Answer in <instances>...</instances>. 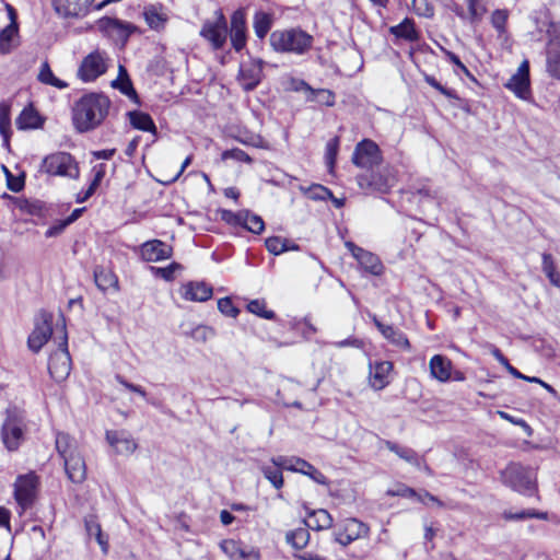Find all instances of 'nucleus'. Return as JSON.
Masks as SVG:
<instances>
[{
	"label": "nucleus",
	"mask_w": 560,
	"mask_h": 560,
	"mask_svg": "<svg viewBox=\"0 0 560 560\" xmlns=\"http://www.w3.org/2000/svg\"><path fill=\"white\" fill-rule=\"evenodd\" d=\"M547 33L552 36L547 48V72L550 77L560 80V25L550 23Z\"/></svg>",
	"instance_id": "12"
},
{
	"label": "nucleus",
	"mask_w": 560,
	"mask_h": 560,
	"mask_svg": "<svg viewBox=\"0 0 560 560\" xmlns=\"http://www.w3.org/2000/svg\"><path fill=\"white\" fill-rule=\"evenodd\" d=\"M509 13L506 10L497 9L493 11L491 15V24L497 30L499 35H502L506 31V22H508Z\"/></svg>",
	"instance_id": "53"
},
{
	"label": "nucleus",
	"mask_w": 560,
	"mask_h": 560,
	"mask_svg": "<svg viewBox=\"0 0 560 560\" xmlns=\"http://www.w3.org/2000/svg\"><path fill=\"white\" fill-rule=\"evenodd\" d=\"M218 310L225 316L235 318L240 310L234 306L232 300L228 296L222 298L218 301Z\"/></svg>",
	"instance_id": "57"
},
{
	"label": "nucleus",
	"mask_w": 560,
	"mask_h": 560,
	"mask_svg": "<svg viewBox=\"0 0 560 560\" xmlns=\"http://www.w3.org/2000/svg\"><path fill=\"white\" fill-rule=\"evenodd\" d=\"M199 35L207 40L212 49H222L229 35V26L225 15L221 9L214 12L213 20H206L202 23Z\"/></svg>",
	"instance_id": "5"
},
{
	"label": "nucleus",
	"mask_w": 560,
	"mask_h": 560,
	"mask_svg": "<svg viewBox=\"0 0 560 560\" xmlns=\"http://www.w3.org/2000/svg\"><path fill=\"white\" fill-rule=\"evenodd\" d=\"M266 248L269 253L278 256L288 250H299L300 246L281 236H270L265 241Z\"/></svg>",
	"instance_id": "38"
},
{
	"label": "nucleus",
	"mask_w": 560,
	"mask_h": 560,
	"mask_svg": "<svg viewBox=\"0 0 560 560\" xmlns=\"http://www.w3.org/2000/svg\"><path fill=\"white\" fill-rule=\"evenodd\" d=\"M491 353L508 370V372L511 375H513L514 377L524 380V381H527L530 383H538L544 388H546L549 393L556 394V390L551 385L545 383L544 381H541L540 378H538L536 376H526L523 373H521L517 369H514V366L510 364L509 360L505 358V355L501 352L500 349L494 348Z\"/></svg>",
	"instance_id": "30"
},
{
	"label": "nucleus",
	"mask_w": 560,
	"mask_h": 560,
	"mask_svg": "<svg viewBox=\"0 0 560 560\" xmlns=\"http://www.w3.org/2000/svg\"><path fill=\"white\" fill-rule=\"evenodd\" d=\"M106 441L115 448L116 453L121 455H130L138 447V444L126 431H106Z\"/></svg>",
	"instance_id": "24"
},
{
	"label": "nucleus",
	"mask_w": 560,
	"mask_h": 560,
	"mask_svg": "<svg viewBox=\"0 0 560 560\" xmlns=\"http://www.w3.org/2000/svg\"><path fill=\"white\" fill-rule=\"evenodd\" d=\"M270 462L275 464V466L306 475L318 485H328L326 476L303 458L279 455L272 457Z\"/></svg>",
	"instance_id": "8"
},
{
	"label": "nucleus",
	"mask_w": 560,
	"mask_h": 560,
	"mask_svg": "<svg viewBox=\"0 0 560 560\" xmlns=\"http://www.w3.org/2000/svg\"><path fill=\"white\" fill-rule=\"evenodd\" d=\"M307 101L317 102L318 104L325 106H334L335 94L331 91L325 89L311 90V95L307 96Z\"/></svg>",
	"instance_id": "51"
},
{
	"label": "nucleus",
	"mask_w": 560,
	"mask_h": 560,
	"mask_svg": "<svg viewBox=\"0 0 560 560\" xmlns=\"http://www.w3.org/2000/svg\"><path fill=\"white\" fill-rule=\"evenodd\" d=\"M214 331L212 328L206 326V325H198L190 331V337L199 342H205L213 336Z\"/></svg>",
	"instance_id": "58"
},
{
	"label": "nucleus",
	"mask_w": 560,
	"mask_h": 560,
	"mask_svg": "<svg viewBox=\"0 0 560 560\" xmlns=\"http://www.w3.org/2000/svg\"><path fill=\"white\" fill-rule=\"evenodd\" d=\"M505 88L514 92V94L522 98L528 100L530 96V80H529V61L523 60L516 73L505 84Z\"/></svg>",
	"instance_id": "16"
},
{
	"label": "nucleus",
	"mask_w": 560,
	"mask_h": 560,
	"mask_svg": "<svg viewBox=\"0 0 560 560\" xmlns=\"http://www.w3.org/2000/svg\"><path fill=\"white\" fill-rule=\"evenodd\" d=\"M4 416L0 430L1 441L9 452H14L25 439V415L16 406H10L5 409Z\"/></svg>",
	"instance_id": "3"
},
{
	"label": "nucleus",
	"mask_w": 560,
	"mask_h": 560,
	"mask_svg": "<svg viewBox=\"0 0 560 560\" xmlns=\"http://www.w3.org/2000/svg\"><path fill=\"white\" fill-rule=\"evenodd\" d=\"M423 79L424 81L430 85L432 86L433 89H435L436 91H439L441 94H443L444 96H446L447 98H452V100H456L459 102V107L467 112V113H470V108H469V104H468V101L466 100H463L460 98L456 91L452 90V89H447L445 88L444 85H442L433 75H430V74H427L424 73L423 74Z\"/></svg>",
	"instance_id": "37"
},
{
	"label": "nucleus",
	"mask_w": 560,
	"mask_h": 560,
	"mask_svg": "<svg viewBox=\"0 0 560 560\" xmlns=\"http://www.w3.org/2000/svg\"><path fill=\"white\" fill-rule=\"evenodd\" d=\"M115 380L119 384H121L126 389L133 392V393L140 395L142 398L147 399L148 393L145 392V389L142 386L128 382L120 374H116Z\"/></svg>",
	"instance_id": "64"
},
{
	"label": "nucleus",
	"mask_w": 560,
	"mask_h": 560,
	"mask_svg": "<svg viewBox=\"0 0 560 560\" xmlns=\"http://www.w3.org/2000/svg\"><path fill=\"white\" fill-rule=\"evenodd\" d=\"M385 446L387 450L395 453L399 458L406 460L407 463L418 468L422 467V458H420L417 452L412 448L399 445L398 443L392 441H385Z\"/></svg>",
	"instance_id": "36"
},
{
	"label": "nucleus",
	"mask_w": 560,
	"mask_h": 560,
	"mask_svg": "<svg viewBox=\"0 0 560 560\" xmlns=\"http://www.w3.org/2000/svg\"><path fill=\"white\" fill-rule=\"evenodd\" d=\"M72 156L66 152H58L46 156L43 161V170L50 175H69L72 165Z\"/></svg>",
	"instance_id": "21"
},
{
	"label": "nucleus",
	"mask_w": 560,
	"mask_h": 560,
	"mask_svg": "<svg viewBox=\"0 0 560 560\" xmlns=\"http://www.w3.org/2000/svg\"><path fill=\"white\" fill-rule=\"evenodd\" d=\"M212 294L213 288L205 281H189L182 288V295L187 301L206 302Z\"/></svg>",
	"instance_id": "26"
},
{
	"label": "nucleus",
	"mask_w": 560,
	"mask_h": 560,
	"mask_svg": "<svg viewBox=\"0 0 560 560\" xmlns=\"http://www.w3.org/2000/svg\"><path fill=\"white\" fill-rule=\"evenodd\" d=\"M62 460L68 479L73 483H82L86 478V465L80 452L68 455Z\"/></svg>",
	"instance_id": "25"
},
{
	"label": "nucleus",
	"mask_w": 560,
	"mask_h": 560,
	"mask_svg": "<svg viewBox=\"0 0 560 560\" xmlns=\"http://www.w3.org/2000/svg\"><path fill=\"white\" fill-rule=\"evenodd\" d=\"M85 529L90 537L94 536L102 551L107 553L108 541L104 538L101 525L93 518L85 520Z\"/></svg>",
	"instance_id": "48"
},
{
	"label": "nucleus",
	"mask_w": 560,
	"mask_h": 560,
	"mask_svg": "<svg viewBox=\"0 0 560 560\" xmlns=\"http://www.w3.org/2000/svg\"><path fill=\"white\" fill-rule=\"evenodd\" d=\"M94 282L103 293L109 289L118 290L117 276L110 269H106L101 266H97L94 269Z\"/></svg>",
	"instance_id": "33"
},
{
	"label": "nucleus",
	"mask_w": 560,
	"mask_h": 560,
	"mask_svg": "<svg viewBox=\"0 0 560 560\" xmlns=\"http://www.w3.org/2000/svg\"><path fill=\"white\" fill-rule=\"evenodd\" d=\"M500 479L504 486L525 497H533L538 492L533 469L520 463H510L501 470Z\"/></svg>",
	"instance_id": "2"
},
{
	"label": "nucleus",
	"mask_w": 560,
	"mask_h": 560,
	"mask_svg": "<svg viewBox=\"0 0 560 560\" xmlns=\"http://www.w3.org/2000/svg\"><path fill=\"white\" fill-rule=\"evenodd\" d=\"M264 78V61L261 59L254 60L248 67L241 68L238 80L245 92L254 91Z\"/></svg>",
	"instance_id": "19"
},
{
	"label": "nucleus",
	"mask_w": 560,
	"mask_h": 560,
	"mask_svg": "<svg viewBox=\"0 0 560 560\" xmlns=\"http://www.w3.org/2000/svg\"><path fill=\"white\" fill-rule=\"evenodd\" d=\"M140 253L145 261H161L172 256L173 248L160 240H152L141 245Z\"/></svg>",
	"instance_id": "23"
},
{
	"label": "nucleus",
	"mask_w": 560,
	"mask_h": 560,
	"mask_svg": "<svg viewBox=\"0 0 560 560\" xmlns=\"http://www.w3.org/2000/svg\"><path fill=\"white\" fill-rule=\"evenodd\" d=\"M95 0H52V7L56 13L62 18H83L85 16Z\"/></svg>",
	"instance_id": "17"
},
{
	"label": "nucleus",
	"mask_w": 560,
	"mask_h": 560,
	"mask_svg": "<svg viewBox=\"0 0 560 560\" xmlns=\"http://www.w3.org/2000/svg\"><path fill=\"white\" fill-rule=\"evenodd\" d=\"M222 160L233 159L238 162H245L247 164L253 163V159L242 149L233 148L230 150H225L221 154Z\"/></svg>",
	"instance_id": "56"
},
{
	"label": "nucleus",
	"mask_w": 560,
	"mask_h": 560,
	"mask_svg": "<svg viewBox=\"0 0 560 560\" xmlns=\"http://www.w3.org/2000/svg\"><path fill=\"white\" fill-rule=\"evenodd\" d=\"M272 14L265 11H257L254 15V31L259 39H264L272 26Z\"/></svg>",
	"instance_id": "39"
},
{
	"label": "nucleus",
	"mask_w": 560,
	"mask_h": 560,
	"mask_svg": "<svg viewBox=\"0 0 560 560\" xmlns=\"http://www.w3.org/2000/svg\"><path fill=\"white\" fill-rule=\"evenodd\" d=\"M359 184L361 187L366 184L371 190L386 194L394 186V177L372 171L369 176L360 177Z\"/></svg>",
	"instance_id": "27"
},
{
	"label": "nucleus",
	"mask_w": 560,
	"mask_h": 560,
	"mask_svg": "<svg viewBox=\"0 0 560 560\" xmlns=\"http://www.w3.org/2000/svg\"><path fill=\"white\" fill-rule=\"evenodd\" d=\"M413 5L420 16L432 18L434 15V7L429 0H413Z\"/></svg>",
	"instance_id": "59"
},
{
	"label": "nucleus",
	"mask_w": 560,
	"mask_h": 560,
	"mask_svg": "<svg viewBox=\"0 0 560 560\" xmlns=\"http://www.w3.org/2000/svg\"><path fill=\"white\" fill-rule=\"evenodd\" d=\"M72 361L68 350V337L63 331L62 341L58 350L50 354L48 359V371L50 376L58 383L65 381L71 372Z\"/></svg>",
	"instance_id": "7"
},
{
	"label": "nucleus",
	"mask_w": 560,
	"mask_h": 560,
	"mask_svg": "<svg viewBox=\"0 0 560 560\" xmlns=\"http://www.w3.org/2000/svg\"><path fill=\"white\" fill-rule=\"evenodd\" d=\"M244 211L247 215L242 218L243 220L241 226L254 234H260L265 230V222L262 218L253 213L250 210Z\"/></svg>",
	"instance_id": "45"
},
{
	"label": "nucleus",
	"mask_w": 560,
	"mask_h": 560,
	"mask_svg": "<svg viewBox=\"0 0 560 560\" xmlns=\"http://www.w3.org/2000/svg\"><path fill=\"white\" fill-rule=\"evenodd\" d=\"M155 275L162 277L166 281H171L174 279L175 270L182 269V265L178 262H172L167 267H153Z\"/></svg>",
	"instance_id": "60"
},
{
	"label": "nucleus",
	"mask_w": 560,
	"mask_h": 560,
	"mask_svg": "<svg viewBox=\"0 0 560 560\" xmlns=\"http://www.w3.org/2000/svg\"><path fill=\"white\" fill-rule=\"evenodd\" d=\"M542 271L549 279L550 283L557 288H560V272L557 271L552 255L544 253L542 256Z\"/></svg>",
	"instance_id": "44"
},
{
	"label": "nucleus",
	"mask_w": 560,
	"mask_h": 560,
	"mask_svg": "<svg viewBox=\"0 0 560 560\" xmlns=\"http://www.w3.org/2000/svg\"><path fill=\"white\" fill-rule=\"evenodd\" d=\"M285 540L294 549H298V550L303 549L310 541L308 528L300 527L294 530L288 532L285 535Z\"/></svg>",
	"instance_id": "42"
},
{
	"label": "nucleus",
	"mask_w": 560,
	"mask_h": 560,
	"mask_svg": "<svg viewBox=\"0 0 560 560\" xmlns=\"http://www.w3.org/2000/svg\"><path fill=\"white\" fill-rule=\"evenodd\" d=\"M56 450L62 459L79 452L75 441L62 432L56 435Z\"/></svg>",
	"instance_id": "40"
},
{
	"label": "nucleus",
	"mask_w": 560,
	"mask_h": 560,
	"mask_svg": "<svg viewBox=\"0 0 560 560\" xmlns=\"http://www.w3.org/2000/svg\"><path fill=\"white\" fill-rule=\"evenodd\" d=\"M244 215L245 217L247 215L244 210H241L238 212H233L231 210L224 209L221 211V219L231 225H240L241 226L242 220H243L242 218Z\"/></svg>",
	"instance_id": "61"
},
{
	"label": "nucleus",
	"mask_w": 560,
	"mask_h": 560,
	"mask_svg": "<svg viewBox=\"0 0 560 560\" xmlns=\"http://www.w3.org/2000/svg\"><path fill=\"white\" fill-rule=\"evenodd\" d=\"M346 247L366 272L373 276H380L383 273L384 266L375 254L365 250L352 242H346Z\"/></svg>",
	"instance_id": "15"
},
{
	"label": "nucleus",
	"mask_w": 560,
	"mask_h": 560,
	"mask_svg": "<svg viewBox=\"0 0 560 560\" xmlns=\"http://www.w3.org/2000/svg\"><path fill=\"white\" fill-rule=\"evenodd\" d=\"M387 494L392 497L416 498L419 501H423L422 497L415 489L404 485L399 486L396 490H388Z\"/></svg>",
	"instance_id": "62"
},
{
	"label": "nucleus",
	"mask_w": 560,
	"mask_h": 560,
	"mask_svg": "<svg viewBox=\"0 0 560 560\" xmlns=\"http://www.w3.org/2000/svg\"><path fill=\"white\" fill-rule=\"evenodd\" d=\"M313 44V37L301 28L275 31L270 35L271 47L279 52H306Z\"/></svg>",
	"instance_id": "4"
},
{
	"label": "nucleus",
	"mask_w": 560,
	"mask_h": 560,
	"mask_svg": "<svg viewBox=\"0 0 560 560\" xmlns=\"http://www.w3.org/2000/svg\"><path fill=\"white\" fill-rule=\"evenodd\" d=\"M42 316V322L35 324V328L27 339V346L33 352H38L52 334V316L45 312Z\"/></svg>",
	"instance_id": "18"
},
{
	"label": "nucleus",
	"mask_w": 560,
	"mask_h": 560,
	"mask_svg": "<svg viewBox=\"0 0 560 560\" xmlns=\"http://www.w3.org/2000/svg\"><path fill=\"white\" fill-rule=\"evenodd\" d=\"M37 486L38 478L33 472L18 477V480L14 485V498L21 508L20 514H22L34 504Z\"/></svg>",
	"instance_id": "9"
},
{
	"label": "nucleus",
	"mask_w": 560,
	"mask_h": 560,
	"mask_svg": "<svg viewBox=\"0 0 560 560\" xmlns=\"http://www.w3.org/2000/svg\"><path fill=\"white\" fill-rule=\"evenodd\" d=\"M369 378L373 389L381 390L388 384V374L394 369V364L390 361H370L369 363Z\"/></svg>",
	"instance_id": "22"
},
{
	"label": "nucleus",
	"mask_w": 560,
	"mask_h": 560,
	"mask_svg": "<svg viewBox=\"0 0 560 560\" xmlns=\"http://www.w3.org/2000/svg\"><path fill=\"white\" fill-rule=\"evenodd\" d=\"M452 362L442 354H435L430 360L431 375L440 382H446L451 378Z\"/></svg>",
	"instance_id": "32"
},
{
	"label": "nucleus",
	"mask_w": 560,
	"mask_h": 560,
	"mask_svg": "<svg viewBox=\"0 0 560 560\" xmlns=\"http://www.w3.org/2000/svg\"><path fill=\"white\" fill-rule=\"evenodd\" d=\"M19 23L8 24L0 31V55L11 54L20 45Z\"/></svg>",
	"instance_id": "29"
},
{
	"label": "nucleus",
	"mask_w": 560,
	"mask_h": 560,
	"mask_svg": "<svg viewBox=\"0 0 560 560\" xmlns=\"http://www.w3.org/2000/svg\"><path fill=\"white\" fill-rule=\"evenodd\" d=\"M105 60V52L95 50L89 54L79 67L78 77L84 82L96 80L107 70Z\"/></svg>",
	"instance_id": "11"
},
{
	"label": "nucleus",
	"mask_w": 560,
	"mask_h": 560,
	"mask_svg": "<svg viewBox=\"0 0 560 560\" xmlns=\"http://www.w3.org/2000/svg\"><path fill=\"white\" fill-rule=\"evenodd\" d=\"M369 530V526L363 522L348 518L345 521L343 527L335 532V541L346 547L352 541L368 536Z\"/></svg>",
	"instance_id": "14"
},
{
	"label": "nucleus",
	"mask_w": 560,
	"mask_h": 560,
	"mask_svg": "<svg viewBox=\"0 0 560 560\" xmlns=\"http://www.w3.org/2000/svg\"><path fill=\"white\" fill-rule=\"evenodd\" d=\"M20 209L28 214H32V215L44 217L45 211H46V206L43 201H39V200H34V201L24 200L20 205Z\"/></svg>",
	"instance_id": "54"
},
{
	"label": "nucleus",
	"mask_w": 560,
	"mask_h": 560,
	"mask_svg": "<svg viewBox=\"0 0 560 560\" xmlns=\"http://www.w3.org/2000/svg\"><path fill=\"white\" fill-rule=\"evenodd\" d=\"M43 124L44 118L39 115L33 105L24 107V109L15 119V125L20 130L36 129L42 127Z\"/></svg>",
	"instance_id": "31"
},
{
	"label": "nucleus",
	"mask_w": 560,
	"mask_h": 560,
	"mask_svg": "<svg viewBox=\"0 0 560 560\" xmlns=\"http://www.w3.org/2000/svg\"><path fill=\"white\" fill-rule=\"evenodd\" d=\"M503 518L506 521H523L526 518H537V520H547L548 513L536 511L534 509L522 510L520 512L513 513L511 511H505L503 513Z\"/></svg>",
	"instance_id": "46"
},
{
	"label": "nucleus",
	"mask_w": 560,
	"mask_h": 560,
	"mask_svg": "<svg viewBox=\"0 0 560 560\" xmlns=\"http://www.w3.org/2000/svg\"><path fill=\"white\" fill-rule=\"evenodd\" d=\"M231 45L235 51H242L247 42V24L245 9L240 8L231 15V26L229 28Z\"/></svg>",
	"instance_id": "13"
},
{
	"label": "nucleus",
	"mask_w": 560,
	"mask_h": 560,
	"mask_svg": "<svg viewBox=\"0 0 560 560\" xmlns=\"http://www.w3.org/2000/svg\"><path fill=\"white\" fill-rule=\"evenodd\" d=\"M308 521H305L307 528L314 530H323L330 528L332 525L331 515L324 509L307 511Z\"/></svg>",
	"instance_id": "35"
},
{
	"label": "nucleus",
	"mask_w": 560,
	"mask_h": 560,
	"mask_svg": "<svg viewBox=\"0 0 560 560\" xmlns=\"http://www.w3.org/2000/svg\"><path fill=\"white\" fill-rule=\"evenodd\" d=\"M144 19L148 25L153 30L162 28L166 22V19L163 16V14L159 13L155 9L145 10Z\"/></svg>",
	"instance_id": "55"
},
{
	"label": "nucleus",
	"mask_w": 560,
	"mask_h": 560,
	"mask_svg": "<svg viewBox=\"0 0 560 560\" xmlns=\"http://www.w3.org/2000/svg\"><path fill=\"white\" fill-rule=\"evenodd\" d=\"M0 133L4 144L9 147L11 136V107L8 103H0Z\"/></svg>",
	"instance_id": "41"
},
{
	"label": "nucleus",
	"mask_w": 560,
	"mask_h": 560,
	"mask_svg": "<svg viewBox=\"0 0 560 560\" xmlns=\"http://www.w3.org/2000/svg\"><path fill=\"white\" fill-rule=\"evenodd\" d=\"M130 125L138 130L151 132L156 135L158 128L154 124L152 117L144 112L141 110H131L127 113Z\"/></svg>",
	"instance_id": "34"
},
{
	"label": "nucleus",
	"mask_w": 560,
	"mask_h": 560,
	"mask_svg": "<svg viewBox=\"0 0 560 560\" xmlns=\"http://www.w3.org/2000/svg\"><path fill=\"white\" fill-rule=\"evenodd\" d=\"M388 31L395 36L396 42L404 39L413 43L420 39V33L416 28V23L410 18H405L399 24L390 26Z\"/></svg>",
	"instance_id": "28"
},
{
	"label": "nucleus",
	"mask_w": 560,
	"mask_h": 560,
	"mask_svg": "<svg viewBox=\"0 0 560 560\" xmlns=\"http://www.w3.org/2000/svg\"><path fill=\"white\" fill-rule=\"evenodd\" d=\"M339 145H340V138L338 136L331 138L326 143L325 159H326V164L328 165L329 168H332L335 166L338 151H339Z\"/></svg>",
	"instance_id": "52"
},
{
	"label": "nucleus",
	"mask_w": 560,
	"mask_h": 560,
	"mask_svg": "<svg viewBox=\"0 0 560 560\" xmlns=\"http://www.w3.org/2000/svg\"><path fill=\"white\" fill-rule=\"evenodd\" d=\"M352 163L362 168H373L382 162V152L371 139L360 141L353 151Z\"/></svg>",
	"instance_id": "10"
},
{
	"label": "nucleus",
	"mask_w": 560,
	"mask_h": 560,
	"mask_svg": "<svg viewBox=\"0 0 560 560\" xmlns=\"http://www.w3.org/2000/svg\"><path fill=\"white\" fill-rule=\"evenodd\" d=\"M38 81L44 84L55 86L57 89H65L68 86V84L65 81L55 77L47 61H45L40 67L38 73Z\"/></svg>",
	"instance_id": "47"
},
{
	"label": "nucleus",
	"mask_w": 560,
	"mask_h": 560,
	"mask_svg": "<svg viewBox=\"0 0 560 560\" xmlns=\"http://www.w3.org/2000/svg\"><path fill=\"white\" fill-rule=\"evenodd\" d=\"M247 311L265 319L276 318V313L266 308V301L262 299L252 300L247 304Z\"/></svg>",
	"instance_id": "49"
},
{
	"label": "nucleus",
	"mask_w": 560,
	"mask_h": 560,
	"mask_svg": "<svg viewBox=\"0 0 560 560\" xmlns=\"http://www.w3.org/2000/svg\"><path fill=\"white\" fill-rule=\"evenodd\" d=\"M468 11L470 21L475 22L482 18L487 9L485 5L479 3V0H468Z\"/></svg>",
	"instance_id": "63"
},
{
	"label": "nucleus",
	"mask_w": 560,
	"mask_h": 560,
	"mask_svg": "<svg viewBox=\"0 0 560 560\" xmlns=\"http://www.w3.org/2000/svg\"><path fill=\"white\" fill-rule=\"evenodd\" d=\"M112 86L114 89H117L122 93L124 95L128 96L130 100H132L136 104H140L139 96L137 94V91L133 88L132 81L130 78H127L125 80H114L112 82Z\"/></svg>",
	"instance_id": "50"
},
{
	"label": "nucleus",
	"mask_w": 560,
	"mask_h": 560,
	"mask_svg": "<svg viewBox=\"0 0 560 560\" xmlns=\"http://www.w3.org/2000/svg\"><path fill=\"white\" fill-rule=\"evenodd\" d=\"M260 471L262 472L264 477L276 488L281 489L283 487L284 480L282 476V469L283 467H278L272 465H261L259 467Z\"/></svg>",
	"instance_id": "43"
},
{
	"label": "nucleus",
	"mask_w": 560,
	"mask_h": 560,
	"mask_svg": "<svg viewBox=\"0 0 560 560\" xmlns=\"http://www.w3.org/2000/svg\"><path fill=\"white\" fill-rule=\"evenodd\" d=\"M96 26L106 37L121 46H125L129 37L138 31L135 24L110 16L100 19Z\"/></svg>",
	"instance_id": "6"
},
{
	"label": "nucleus",
	"mask_w": 560,
	"mask_h": 560,
	"mask_svg": "<svg viewBox=\"0 0 560 560\" xmlns=\"http://www.w3.org/2000/svg\"><path fill=\"white\" fill-rule=\"evenodd\" d=\"M110 100L103 93H88L72 107V124L80 133L96 129L109 113Z\"/></svg>",
	"instance_id": "1"
},
{
	"label": "nucleus",
	"mask_w": 560,
	"mask_h": 560,
	"mask_svg": "<svg viewBox=\"0 0 560 560\" xmlns=\"http://www.w3.org/2000/svg\"><path fill=\"white\" fill-rule=\"evenodd\" d=\"M374 325L382 336L393 346L406 351H410L411 345L406 334L393 325L382 323L375 315L372 317Z\"/></svg>",
	"instance_id": "20"
}]
</instances>
